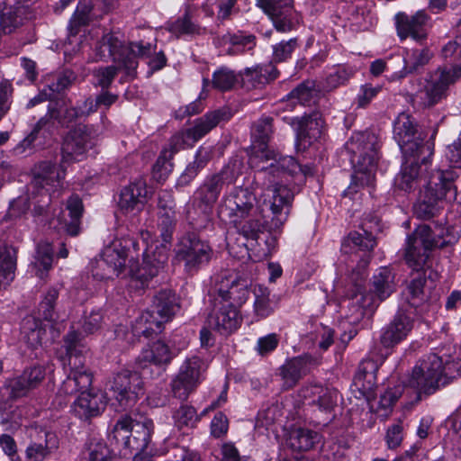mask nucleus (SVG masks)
Listing matches in <instances>:
<instances>
[{"instance_id":"1","label":"nucleus","mask_w":461,"mask_h":461,"mask_svg":"<svg viewBox=\"0 0 461 461\" xmlns=\"http://www.w3.org/2000/svg\"><path fill=\"white\" fill-rule=\"evenodd\" d=\"M276 154L260 156L266 160H274L268 167L258 170L254 176V184L264 190L268 211L271 213V228L280 229L288 218L294 193L286 185L279 184L285 174L300 176L302 180L313 175L310 165H301L293 157H279Z\"/></svg>"},{"instance_id":"2","label":"nucleus","mask_w":461,"mask_h":461,"mask_svg":"<svg viewBox=\"0 0 461 461\" xmlns=\"http://www.w3.org/2000/svg\"><path fill=\"white\" fill-rule=\"evenodd\" d=\"M219 216L233 224L247 240H258L259 235L271 228V213L267 198L261 203L249 187L235 186L227 193L218 209Z\"/></svg>"},{"instance_id":"3","label":"nucleus","mask_w":461,"mask_h":461,"mask_svg":"<svg viewBox=\"0 0 461 461\" xmlns=\"http://www.w3.org/2000/svg\"><path fill=\"white\" fill-rule=\"evenodd\" d=\"M460 367L459 362L449 356L443 359L435 353H429L418 361L403 384L390 388L381 395L380 406L384 409L390 408L402 396L405 385L415 389L419 398L421 394L430 395L456 378L459 375Z\"/></svg>"},{"instance_id":"4","label":"nucleus","mask_w":461,"mask_h":461,"mask_svg":"<svg viewBox=\"0 0 461 461\" xmlns=\"http://www.w3.org/2000/svg\"><path fill=\"white\" fill-rule=\"evenodd\" d=\"M379 148L378 137L368 131L356 132L346 142L345 149L350 155L355 170L352 183L345 191V195L357 193L358 186L374 184Z\"/></svg>"},{"instance_id":"5","label":"nucleus","mask_w":461,"mask_h":461,"mask_svg":"<svg viewBox=\"0 0 461 461\" xmlns=\"http://www.w3.org/2000/svg\"><path fill=\"white\" fill-rule=\"evenodd\" d=\"M156 50L155 44L144 43L142 41L125 44L122 39L112 33L104 35L98 47L100 58H111L114 63L121 64L125 76L130 78L136 77L138 59L150 58Z\"/></svg>"},{"instance_id":"6","label":"nucleus","mask_w":461,"mask_h":461,"mask_svg":"<svg viewBox=\"0 0 461 461\" xmlns=\"http://www.w3.org/2000/svg\"><path fill=\"white\" fill-rule=\"evenodd\" d=\"M64 347L69 358L71 371L59 388V393L73 395L86 392L92 384V375L85 367L80 357L87 352L81 333L72 330L64 338Z\"/></svg>"},{"instance_id":"7","label":"nucleus","mask_w":461,"mask_h":461,"mask_svg":"<svg viewBox=\"0 0 461 461\" xmlns=\"http://www.w3.org/2000/svg\"><path fill=\"white\" fill-rule=\"evenodd\" d=\"M456 241V236L451 228L438 227L436 232H433L430 226L420 225L407 239V244L410 246L409 261L414 266L424 265L428 262V258H431L432 249L444 248Z\"/></svg>"},{"instance_id":"8","label":"nucleus","mask_w":461,"mask_h":461,"mask_svg":"<svg viewBox=\"0 0 461 461\" xmlns=\"http://www.w3.org/2000/svg\"><path fill=\"white\" fill-rule=\"evenodd\" d=\"M153 311L142 312L135 321L132 330L135 336L149 338L160 330L161 321H168L179 310L176 294L170 289L160 290L154 295Z\"/></svg>"},{"instance_id":"9","label":"nucleus","mask_w":461,"mask_h":461,"mask_svg":"<svg viewBox=\"0 0 461 461\" xmlns=\"http://www.w3.org/2000/svg\"><path fill=\"white\" fill-rule=\"evenodd\" d=\"M209 241L195 231H186L178 240L175 249V258L183 265L184 271L194 276L208 266L213 257Z\"/></svg>"},{"instance_id":"10","label":"nucleus","mask_w":461,"mask_h":461,"mask_svg":"<svg viewBox=\"0 0 461 461\" xmlns=\"http://www.w3.org/2000/svg\"><path fill=\"white\" fill-rule=\"evenodd\" d=\"M426 135L418 130L415 120L408 113H400L393 122V139L398 143L403 156H423L425 164L432 156L434 143L424 141Z\"/></svg>"},{"instance_id":"11","label":"nucleus","mask_w":461,"mask_h":461,"mask_svg":"<svg viewBox=\"0 0 461 461\" xmlns=\"http://www.w3.org/2000/svg\"><path fill=\"white\" fill-rule=\"evenodd\" d=\"M369 264V257L358 260L357 269H353L350 281L352 287L347 292L348 307L350 315L348 318L352 322H357L368 313L373 312L377 307L374 295L366 294L364 286L366 280L365 269Z\"/></svg>"},{"instance_id":"12","label":"nucleus","mask_w":461,"mask_h":461,"mask_svg":"<svg viewBox=\"0 0 461 461\" xmlns=\"http://www.w3.org/2000/svg\"><path fill=\"white\" fill-rule=\"evenodd\" d=\"M461 77V67H438L427 74L423 88L422 104L431 108L446 100L449 95V89Z\"/></svg>"},{"instance_id":"13","label":"nucleus","mask_w":461,"mask_h":461,"mask_svg":"<svg viewBox=\"0 0 461 461\" xmlns=\"http://www.w3.org/2000/svg\"><path fill=\"white\" fill-rule=\"evenodd\" d=\"M230 116V112L225 108L207 113L196 120L194 127L172 136L168 144L169 148L167 149V151L174 156L185 146H191L194 142L203 138L221 122L228 121Z\"/></svg>"},{"instance_id":"14","label":"nucleus","mask_w":461,"mask_h":461,"mask_svg":"<svg viewBox=\"0 0 461 461\" xmlns=\"http://www.w3.org/2000/svg\"><path fill=\"white\" fill-rule=\"evenodd\" d=\"M97 133L93 125L78 123L65 137L61 148L62 163L70 164L82 160L95 147Z\"/></svg>"},{"instance_id":"15","label":"nucleus","mask_w":461,"mask_h":461,"mask_svg":"<svg viewBox=\"0 0 461 461\" xmlns=\"http://www.w3.org/2000/svg\"><path fill=\"white\" fill-rule=\"evenodd\" d=\"M360 231H351L347 238L344 239L341 250L345 254H353L356 258L369 257V254L358 256L357 251L370 252L376 246L375 234L380 231V219L374 213L366 214L359 226Z\"/></svg>"},{"instance_id":"16","label":"nucleus","mask_w":461,"mask_h":461,"mask_svg":"<svg viewBox=\"0 0 461 461\" xmlns=\"http://www.w3.org/2000/svg\"><path fill=\"white\" fill-rule=\"evenodd\" d=\"M45 375L44 366H33L18 375L5 379L0 389L1 399L8 402L27 396L42 383Z\"/></svg>"},{"instance_id":"17","label":"nucleus","mask_w":461,"mask_h":461,"mask_svg":"<svg viewBox=\"0 0 461 461\" xmlns=\"http://www.w3.org/2000/svg\"><path fill=\"white\" fill-rule=\"evenodd\" d=\"M204 370L205 364L201 357L197 356L186 357L171 380L170 387L173 395L180 400H186L200 384Z\"/></svg>"},{"instance_id":"18","label":"nucleus","mask_w":461,"mask_h":461,"mask_svg":"<svg viewBox=\"0 0 461 461\" xmlns=\"http://www.w3.org/2000/svg\"><path fill=\"white\" fill-rule=\"evenodd\" d=\"M249 280L234 273H222L213 288L212 297L221 303L241 306L249 294Z\"/></svg>"},{"instance_id":"19","label":"nucleus","mask_w":461,"mask_h":461,"mask_svg":"<svg viewBox=\"0 0 461 461\" xmlns=\"http://www.w3.org/2000/svg\"><path fill=\"white\" fill-rule=\"evenodd\" d=\"M272 20L276 31L287 32L296 28L300 23V15L294 9L292 0H256Z\"/></svg>"},{"instance_id":"20","label":"nucleus","mask_w":461,"mask_h":461,"mask_svg":"<svg viewBox=\"0 0 461 461\" xmlns=\"http://www.w3.org/2000/svg\"><path fill=\"white\" fill-rule=\"evenodd\" d=\"M141 384L137 372L122 370L113 376L110 383V391L119 406L125 410L135 404L142 388Z\"/></svg>"},{"instance_id":"21","label":"nucleus","mask_w":461,"mask_h":461,"mask_svg":"<svg viewBox=\"0 0 461 461\" xmlns=\"http://www.w3.org/2000/svg\"><path fill=\"white\" fill-rule=\"evenodd\" d=\"M82 213V201L78 195L73 194L68 199L66 210L49 221V227L59 234L77 236L80 231Z\"/></svg>"},{"instance_id":"22","label":"nucleus","mask_w":461,"mask_h":461,"mask_svg":"<svg viewBox=\"0 0 461 461\" xmlns=\"http://www.w3.org/2000/svg\"><path fill=\"white\" fill-rule=\"evenodd\" d=\"M212 309L207 317V325L221 335L228 336L236 330L241 322L238 307L230 303H221L212 297Z\"/></svg>"},{"instance_id":"23","label":"nucleus","mask_w":461,"mask_h":461,"mask_svg":"<svg viewBox=\"0 0 461 461\" xmlns=\"http://www.w3.org/2000/svg\"><path fill=\"white\" fill-rule=\"evenodd\" d=\"M460 180L453 170H436L430 175L425 190L443 204L457 199Z\"/></svg>"},{"instance_id":"24","label":"nucleus","mask_w":461,"mask_h":461,"mask_svg":"<svg viewBox=\"0 0 461 461\" xmlns=\"http://www.w3.org/2000/svg\"><path fill=\"white\" fill-rule=\"evenodd\" d=\"M410 246L407 244L405 251V260L408 266L412 269L411 279L407 287L409 303L413 307H418L425 300L424 287L427 280L433 281L437 278L438 274L432 269L433 259L428 258V262L420 266L411 265L409 261Z\"/></svg>"},{"instance_id":"25","label":"nucleus","mask_w":461,"mask_h":461,"mask_svg":"<svg viewBox=\"0 0 461 461\" xmlns=\"http://www.w3.org/2000/svg\"><path fill=\"white\" fill-rule=\"evenodd\" d=\"M305 399L314 411L323 414V424L326 425L334 418V410L338 406L339 392L334 388L312 385L305 390Z\"/></svg>"},{"instance_id":"26","label":"nucleus","mask_w":461,"mask_h":461,"mask_svg":"<svg viewBox=\"0 0 461 461\" xmlns=\"http://www.w3.org/2000/svg\"><path fill=\"white\" fill-rule=\"evenodd\" d=\"M404 161L402 164L400 172L394 178L395 186L405 192L414 191L420 186L423 176L422 166L427 170L429 160L423 164L421 158L423 156H403Z\"/></svg>"},{"instance_id":"27","label":"nucleus","mask_w":461,"mask_h":461,"mask_svg":"<svg viewBox=\"0 0 461 461\" xmlns=\"http://www.w3.org/2000/svg\"><path fill=\"white\" fill-rule=\"evenodd\" d=\"M127 259L128 254L118 246L117 242L113 243L104 250L100 258L95 259L97 267H107V271L94 270V278L104 280L112 278L113 276H118L124 270Z\"/></svg>"},{"instance_id":"28","label":"nucleus","mask_w":461,"mask_h":461,"mask_svg":"<svg viewBox=\"0 0 461 461\" xmlns=\"http://www.w3.org/2000/svg\"><path fill=\"white\" fill-rule=\"evenodd\" d=\"M396 29L398 36L401 40L411 37L417 42H421L427 38L426 24L429 20V16L424 10L418 11L413 15H407L400 13L395 17Z\"/></svg>"},{"instance_id":"29","label":"nucleus","mask_w":461,"mask_h":461,"mask_svg":"<svg viewBox=\"0 0 461 461\" xmlns=\"http://www.w3.org/2000/svg\"><path fill=\"white\" fill-rule=\"evenodd\" d=\"M147 196V183L145 179L140 177L121 191L118 205L123 213L136 214L142 211Z\"/></svg>"},{"instance_id":"30","label":"nucleus","mask_w":461,"mask_h":461,"mask_svg":"<svg viewBox=\"0 0 461 461\" xmlns=\"http://www.w3.org/2000/svg\"><path fill=\"white\" fill-rule=\"evenodd\" d=\"M169 347L161 340H157L144 348L136 357L135 367L139 371H145L150 366H166L174 358Z\"/></svg>"},{"instance_id":"31","label":"nucleus","mask_w":461,"mask_h":461,"mask_svg":"<svg viewBox=\"0 0 461 461\" xmlns=\"http://www.w3.org/2000/svg\"><path fill=\"white\" fill-rule=\"evenodd\" d=\"M291 124H296L297 139L304 146H311L321 137L324 121L319 111H313L302 118L292 119Z\"/></svg>"},{"instance_id":"32","label":"nucleus","mask_w":461,"mask_h":461,"mask_svg":"<svg viewBox=\"0 0 461 461\" xmlns=\"http://www.w3.org/2000/svg\"><path fill=\"white\" fill-rule=\"evenodd\" d=\"M413 327V321L403 312H398L392 321L383 329L380 341L385 348H393L405 339Z\"/></svg>"},{"instance_id":"33","label":"nucleus","mask_w":461,"mask_h":461,"mask_svg":"<svg viewBox=\"0 0 461 461\" xmlns=\"http://www.w3.org/2000/svg\"><path fill=\"white\" fill-rule=\"evenodd\" d=\"M106 400L102 393L82 392L73 404L76 416L83 420H90L104 411Z\"/></svg>"},{"instance_id":"34","label":"nucleus","mask_w":461,"mask_h":461,"mask_svg":"<svg viewBox=\"0 0 461 461\" xmlns=\"http://www.w3.org/2000/svg\"><path fill=\"white\" fill-rule=\"evenodd\" d=\"M273 134V118L262 116L256 121L251 128L252 145L251 152L256 157L275 154L268 149V142Z\"/></svg>"},{"instance_id":"35","label":"nucleus","mask_w":461,"mask_h":461,"mask_svg":"<svg viewBox=\"0 0 461 461\" xmlns=\"http://www.w3.org/2000/svg\"><path fill=\"white\" fill-rule=\"evenodd\" d=\"M59 447V438L52 431H41L37 440H32L25 450L27 461H44Z\"/></svg>"},{"instance_id":"36","label":"nucleus","mask_w":461,"mask_h":461,"mask_svg":"<svg viewBox=\"0 0 461 461\" xmlns=\"http://www.w3.org/2000/svg\"><path fill=\"white\" fill-rule=\"evenodd\" d=\"M64 164L57 167L50 161H42L35 168L34 178L31 184L32 188H41L48 190L47 185H59L61 180L65 177Z\"/></svg>"},{"instance_id":"37","label":"nucleus","mask_w":461,"mask_h":461,"mask_svg":"<svg viewBox=\"0 0 461 461\" xmlns=\"http://www.w3.org/2000/svg\"><path fill=\"white\" fill-rule=\"evenodd\" d=\"M278 75V70L272 63L247 68L239 74L243 86L248 88H260L276 79Z\"/></svg>"},{"instance_id":"38","label":"nucleus","mask_w":461,"mask_h":461,"mask_svg":"<svg viewBox=\"0 0 461 461\" xmlns=\"http://www.w3.org/2000/svg\"><path fill=\"white\" fill-rule=\"evenodd\" d=\"M153 429L154 424L151 420L146 419L142 422L135 421L130 438L126 441L127 445L123 455L144 452L149 446Z\"/></svg>"},{"instance_id":"39","label":"nucleus","mask_w":461,"mask_h":461,"mask_svg":"<svg viewBox=\"0 0 461 461\" xmlns=\"http://www.w3.org/2000/svg\"><path fill=\"white\" fill-rule=\"evenodd\" d=\"M432 57L433 53L429 48L405 50L402 58L404 66L400 71L393 73L391 79H402L409 74L419 71L429 62Z\"/></svg>"},{"instance_id":"40","label":"nucleus","mask_w":461,"mask_h":461,"mask_svg":"<svg viewBox=\"0 0 461 461\" xmlns=\"http://www.w3.org/2000/svg\"><path fill=\"white\" fill-rule=\"evenodd\" d=\"M310 359L308 357H294L286 361L280 367V376L285 388H293L300 379L306 375L309 369Z\"/></svg>"},{"instance_id":"41","label":"nucleus","mask_w":461,"mask_h":461,"mask_svg":"<svg viewBox=\"0 0 461 461\" xmlns=\"http://www.w3.org/2000/svg\"><path fill=\"white\" fill-rule=\"evenodd\" d=\"M394 274L388 267H380L371 280L370 294L380 302L388 298L395 291Z\"/></svg>"},{"instance_id":"42","label":"nucleus","mask_w":461,"mask_h":461,"mask_svg":"<svg viewBox=\"0 0 461 461\" xmlns=\"http://www.w3.org/2000/svg\"><path fill=\"white\" fill-rule=\"evenodd\" d=\"M25 7L19 5H5L0 11V33L16 32L24 23Z\"/></svg>"},{"instance_id":"43","label":"nucleus","mask_w":461,"mask_h":461,"mask_svg":"<svg viewBox=\"0 0 461 461\" xmlns=\"http://www.w3.org/2000/svg\"><path fill=\"white\" fill-rule=\"evenodd\" d=\"M222 47L228 46L226 53L230 56L241 54L256 46V37L243 32H228L220 39Z\"/></svg>"},{"instance_id":"44","label":"nucleus","mask_w":461,"mask_h":461,"mask_svg":"<svg viewBox=\"0 0 461 461\" xmlns=\"http://www.w3.org/2000/svg\"><path fill=\"white\" fill-rule=\"evenodd\" d=\"M320 98V90L317 89L315 82L306 80L299 84L287 95V105L301 104L303 106H312L315 104Z\"/></svg>"},{"instance_id":"45","label":"nucleus","mask_w":461,"mask_h":461,"mask_svg":"<svg viewBox=\"0 0 461 461\" xmlns=\"http://www.w3.org/2000/svg\"><path fill=\"white\" fill-rule=\"evenodd\" d=\"M320 439L321 436L318 432L309 429L298 428L290 432L286 439V445L294 451H308Z\"/></svg>"},{"instance_id":"46","label":"nucleus","mask_w":461,"mask_h":461,"mask_svg":"<svg viewBox=\"0 0 461 461\" xmlns=\"http://www.w3.org/2000/svg\"><path fill=\"white\" fill-rule=\"evenodd\" d=\"M54 250L52 244L47 240L38 243L34 261L32 263L35 275L43 279L52 267Z\"/></svg>"},{"instance_id":"47","label":"nucleus","mask_w":461,"mask_h":461,"mask_svg":"<svg viewBox=\"0 0 461 461\" xmlns=\"http://www.w3.org/2000/svg\"><path fill=\"white\" fill-rule=\"evenodd\" d=\"M254 303L253 312L258 319L270 316L276 306V303L271 298L270 290L261 285H256L253 288Z\"/></svg>"},{"instance_id":"48","label":"nucleus","mask_w":461,"mask_h":461,"mask_svg":"<svg viewBox=\"0 0 461 461\" xmlns=\"http://www.w3.org/2000/svg\"><path fill=\"white\" fill-rule=\"evenodd\" d=\"M227 179V172L224 170L208 177L199 190L202 202L208 205L213 204L217 201Z\"/></svg>"},{"instance_id":"49","label":"nucleus","mask_w":461,"mask_h":461,"mask_svg":"<svg viewBox=\"0 0 461 461\" xmlns=\"http://www.w3.org/2000/svg\"><path fill=\"white\" fill-rule=\"evenodd\" d=\"M444 204L438 201L432 195L424 189L422 193H420V197L417 203L414 204L413 211L414 214L422 220H429L435 217L441 209H443Z\"/></svg>"},{"instance_id":"50","label":"nucleus","mask_w":461,"mask_h":461,"mask_svg":"<svg viewBox=\"0 0 461 461\" xmlns=\"http://www.w3.org/2000/svg\"><path fill=\"white\" fill-rule=\"evenodd\" d=\"M168 30L176 37L181 35H201L205 32V29L192 21L190 10L187 9L182 18L172 23Z\"/></svg>"},{"instance_id":"51","label":"nucleus","mask_w":461,"mask_h":461,"mask_svg":"<svg viewBox=\"0 0 461 461\" xmlns=\"http://www.w3.org/2000/svg\"><path fill=\"white\" fill-rule=\"evenodd\" d=\"M210 158V152L205 149L200 148L196 152L194 161L186 167L184 173L178 178L177 185H188L197 176L198 172L207 165Z\"/></svg>"},{"instance_id":"52","label":"nucleus","mask_w":461,"mask_h":461,"mask_svg":"<svg viewBox=\"0 0 461 461\" xmlns=\"http://www.w3.org/2000/svg\"><path fill=\"white\" fill-rule=\"evenodd\" d=\"M59 291L56 288H49L39 304V314L50 322H55L59 319L56 311Z\"/></svg>"},{"instance_id":"53","label":"nucleus","mask_w":461,"mask_h":461,"mask_svg":"<svg viewBox=\"0 0 461 461\" xmlns=\"http://www.w3.org/2000/svg\"><path fill=\"white\" fill-rule=\"evenodd\" d=\"M134 423L135 421L130 416L122 415L117 420L113 429L111 434L112 439L114 440L119 447H122L121 451L124 450L126 447V441L130 438Z\"/></svg>"},{"instance_id":"54","label":"nucleus","mask_w":461,"mask_h":461,"mask_svg":"<svg viewBox=\"0 0 461 461\" xmlns=\"http://www.w3.org/2000/svg\"><path fill=\"white\" fill-rule=\"evenodd\" d=\"M22 332L23 339L32 348L41 345L44 339V330L41 327L39 321L34 318H27L23 320Z\"/></svg>"},{"instance_id":"55","label":"nucleus","mask_w":461,"mask_h":461,"mask_svg":"<svg viewBox=\"0 0 461 461\" xmlns=\"http://www.w3.org/2000/svg\"><path fill=\"white\" fill-rule=\"evenodd\" d=\"M239 77L240 76L233 70L226 67H221L212 74V85L213 88L226 92L234 87Z\"/></svg>"},{"instance_id":"56","label":"nucleus","mask_w":461,"mask_h":461,"mask_svg":"<svg viewBox=\"0 0 461 461\" xmlns=\"http://www.w3.org/2000/svg\"><path fill=\"white\" fill-rule=\"evenodd\" d=\"M76 79L77 75L73 71L67 69L53 77L46 88L51 93V96L54 99L56 94H60L69 88Z\"/></svg>"},{"instance_id":"57","label":"nucleus","mask_w":461,"mask_h":461,"mask_svg":"<svg viewBox=\"0 0 461 461\" xmlns=\"http://www.w3.org/2000/svg\"><path fill=\"white\" fill-rule=\"evenodd\" d=\"M175 424L178 429L184 427L193 428L199 420V417L193 406L183 404L173 414Z\"/></svg>"},{"instance_id":"58","label":"nucleus","mask_w":461,"mask_h":461,"mask_svg":"<svg viewBox=\"0 0 461 461\" xmlns=\"http://www.w3.org/2000/svg\"><path fill=\"white\" fill-rule=\"evenodd\" d=\"M174 156L164 149L152 168V176L157 181L165 180L173 169L171 159Z\"/></svg>"},{"instance_id":"59","label":"nucleus","mask_w":461,"mask_h":461,"mask_svg":"<svg viewBox=\"0 0 461 461\" xmlns=\"http://www.w3.org/2000/svg\"><path fill=\"white\" fill-rule=\"evenodd\" d=\"M119 70H123L121 64H117V66L103 67L96 69L94 73L96 86H100L103 90H107Z\"/></svg>"},{"instance_id":"60","label":"nucleus","mask_w":461,"mask_h":461,"mask_svg":"<svg viewBox=\"0 0 461 461\" xmlns=\"http://www.w3.org/2000/svg\"><path fill=\"white\" fill-rule=\"evenodd\" d=\"M79 110L77 107H69L67 108L64 113L61 114L60 112L52 106H49V116L50 118H54L61 126L68 127V125L77 121V119L82 118L81 114H79Z\"/></svg>"},{"instance_id":"61","label":"nucleus","mask_w":461,"mask_h":461,"mask_svg":"<svg viewBox=\"0 0 461 461\" xmlns=\"http://www.w3.org/2000/svg\"><path fill=\"white\" fill-rule=\"evenodd\" d=\"M92 7L87 0H81L70 20V30L86 25L90 20Z\"/></svg>"},{"instance_id":"62","label":"nucleus","mask_w":461,"mask_h":461,"mask_svg":"<svg viewBox=\"0 0 461 461\" xmlns=\"http://www.w3.org/2000/svg\"><path fill=\"white\" fill-rule=\"evenodd\" d=\"M298 48V40L290 39L287 41H281L274 46L273 59L276 62H283L290 59L295 49Z\"/></svg>"},{"instance_id":"63","label":"nucleus","mask_w":461,"mask_h":461,"mask_svg":"<svg viewBox=\"0 0 461 461\" xmlns=\"http://www.w3.org/2000/svg\"><path fill=\"white\" fill-rule=\"evenodd\" d=\"M375 370L376 367L373 361H363L359 365L358 370L355 375L356 384L361 385L363 388H366L364 382L367 381V383L371 385L375 378ZM367 388H370V386Z\"/></svg>"},{"instance_id":"64","label":"nucleus","mask_w":461,"mask_h":461,"mask_svg":"<svg viewBox=\"0 0 461 461\" xmlns=\"http://www.w3.org/2000/svg\"><path fill=\"white\" fill-rule=\"evenodd\" d=\"M158 227L164 241L169 242L176 226L175 212H159Z\"/></svg>"}]
</instances>
